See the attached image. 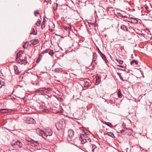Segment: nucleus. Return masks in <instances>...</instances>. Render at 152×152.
Segmentation results:
<instances>
[{"mask_svg": "<svg viewBox=\"0 0 152 152\" xmlns=\"http://www.w3.org/2000/svg\"><path fill=\"white\" fill-rule=\"evenodd\" d=\"M27 59V56L23 54L22 51H20L17 53L16 60L18 63L25 65L28 63Z\"/></svg>", "mask_w": 152, "mask_h": 152, "instance_id": "1", "label": "nucleus"}, {"mask_svg": "<svg viewBox=\"0 0 152 152\" xmlns=\"http://www.w3.org/2000/svg\"><path fill=\"white\" fill-rule=\"evenodd\" d=\"M67 140L69 142H72L74 143H76L79 141V137L74 136V132L71 129L68 131Z\"/></svg>", "mask_w": 152, "mask_h": 152, "instance_id": "2", "label": "nucleus"}, {"mask_svg": "<svg viewBox=\"0 0 152 152\" xmlns=\"http://www.w3.org/2000/svg\"><path fill=\"white\" fill-rule=\"evenodd\" d=\"M128 31V28L124 25H122L120 27V29H118L117 31L118 34L121 36H126L125 33Z\"/></svg>", "mask_w": 152, "mask_h": 152, "instance_id": "3", "label": "nucleus"}, {"mask_svg": "<svg viewBox=\"0 0 152 152\" xmlns=\"http://www.w3.org/2000/svg\"><path fill=\"white\" fill-rule=\"evenodd\" d=\"M12 145L15 148H18L21 147L22 146V143L20 141L17 140L12 142Z\"/></svg>", "mask_w": 152, "mask_h": 152, "instance_id": "4", "label": "nucleus"}, {"mask_svg": "<svg viewBox=\"0 0 152 152\" xmlns=\"http://www.w3.org/2000/svg\"><path fill=\"white\" fill-rule=\"evenodd\" d=\"M52 133L53 132L51 129H48L43 131V134L44 136L47 137L48 136H51Z\"/></svg>", "mask_w": 152, "mask_h": 152, "instance_id": "5", "label": "nucleus"}, {"mask_svg": "<svg viewBox=\"0 0 152 152\" xmlns=\"http://www.w3.org/2000/svg\"><path fill=\"white\" fill-rule=\"evenodd\" d=\"M27 120L29 121L28 122L29 124H35L36 123L35 120L32 118L28 117L27 118Z\"/></svg>", "mask_w": 152, "mask_h": 152, "instance_id": "6", "label": "nucleus"}, {"mask_svg": "<svg viewBox=\"0 0 152 152\" xmlns=\"http://www.w3.org/2000/svg\"><path fill=\"white\" fill-rule=\"evenodd\" d=\"M30 42L32 45H34L39 43V40L38 39H35L31 40Z\"/></svg>", "mask_w": 152, "mask_h": 152, "instance_id": "7", "label": "nucleus"}, {"mask_svg": "<svg viewBox=\"0 0 152 152\" xmlns=\"http://www.w3.org/2000/svg\"><path fill=\"white\" fill-rule=\"evenodd\" d=\"M12 111L11 110L8 109H0V112H2L4 113H10Z\"/></svg>", "mask_w": 152, "mask_h": 152, "instance_id": "8", "label": "nucleus"}, {"mask_svg": "<svg viewBox=\"0 0 152 152\" xmlns=\"http://www.w3.org/2000/svg\"><path fill=\"white\" fill-rule=\"evenodd\" d=\"M79 140L81 141V143L82 144H84L87 142V140L86 139L83 138L82 137H79V141L77 142V143L78 142H79Z\"/></svg>", "mask_w": 152, "mask_h": 152, "instance_id": "9", "label": "nucleus"}, {"mask_svg": "<svg viewBox=\"0 0 152 152\" xmlns=\"http://www.w3.org/2000/svg\"><path fill=\"white\" fill-rule=\"evenodd\" d=\"M36 132L40 136H42L43 134V131L40 130L39 128L37 129L36 130Z\"/></svg>", "mask_w": 152, "mask_h": 152, "instance_id": "10", "label": "nucleus"}, {"mask_svg": "<svg viewBox=\"0 0 152 152\" xmlns=\"http://www.w3.org/2000/svg\"><path fill=\"white\" fill-rule=\"evenodd\" d=\"M14 68L15 71V73L16 75H19L20 72L18 70V67L15 65H14Z\"/></svg>", "mask_w": 152, "mask_h": 152, "instance_id": "11", "label": "nucleus"}, {"mask_svg": "<svg viewBox=\"0 0 152 152\" xmlns=\"http://www.w3.org/2000/svg\"><path fill=\"white\" fill-rule=\"evenodd\" d=\"M138 64V61H136L135 60H133L131 62V64L134 66H135L136 65H137Z\"/></svg>", "mask_w": 152, "mask_h": 152, "instance_id": "12", "label": "nucleus"}, {"mask_svg": "<svg viewBox=\"0 0 152 152\" xmlns=\"http://www.w3.org/2000/svg\"><path fill=\"white\" fill-rule=\"evenodd\" d=\"M56 126L57 129L58 130L61 129L62 127V125L59 123H57L56 125Z\"/></svg>", "mask_w": 152, "mask_h": 152, "instance_id": "13", "label": "nucleus"}, {"mask_svg": "<svg viewBox=\"0 0 152 152\" xmlns=\"http://www.w3.org/2000/svg\"><path fill=\"white\" fill-rule=\"evenodd\" d=\"M117 95L118 98H121L122 97V94L121 93V91L120 89H119L118 90V92L117 93Z\"/></svg>", "mask_w": 152, "mask_h": 152, "instance_id": "14", "label": "nucleus"}, {"mask_svg": "<svg viewBox=\"0 0 152 152\" xmlns=\"http://www.w3.org/2000/svg\"><path fill=\"white\" fill-rule=\"evenodd\" d=\"M106 134L110 136L113 138L115 137L114 134L112 132H107L106 133Z\"/></svg>", "mask_w": 152, "mask_h": 152, "instance_id": "15", "label": "nucleus"}, {"mask_svg": "<svg viewBox=\"0 0 152 152\" xmlns=\"http://www.w3.org/2000/svg\"><path fill=\"white\" fill-rule=\"evenodd\" d=\"M55 72H62V69L61 68H57L55 70Z\"/></svg>", "mask_w": 152, "mask_h": 152, "instance_id": "16", "label": "nucleus"}, {"mask_svg": "<svg viewBox=\"0 0 152 152\" xmlns=\"http://www.w3.org/2000/svg\"><path fill=\"white\" fill-rule=\"evenodd\" d=\"M42 58V54L39 55V57L38 58L37 60V63H38V62H39V61L41 60Z\"/></svg>", "mask_w": 152, "mask_h": 152, "instance_id": "17", "label": "nucleus"}, {"mask_svg": "<svg viewBox=\"0 0 152 152\" xmlns=\"http://www.w3.org/2000/svg\"><path fill=\"white\" fill-rule=\"evenodd\" d=\"M116 60L120 64H122L123 63V61L122 60L119 59H116Z\"/></svg>", "mask_w": 152, "mask_h": 152, "instance_id": "18", "label": "nucleus"}, {"mask_svg": "<svg viewBox=\"0 0 152 152\" xmlns=\"http://www.w3.org/2000/svg\"><path fill=\"white\" fill-rule=\"evenodd\" d=\"M96 83L98 84L100 82V79L98 77H96Z\"/></svg>", "mask_w": 152, "mask_h": 152, "instance_id": "19", "label": "nucleus"}, {"mask_svg": "<svg viewBox=\"0 0 152 152\" xmlns=\"http://www.w3.org/2000/svg\"><path fill=\"white\" fill-rule=\"evenodd\" d=\"M101 56L102 57V59L104 60H105L106 59V56L104 55L103 54V53H101Z\"/></svg>", "mask_w": 152, "mask_h": 152, "instance_id": "20", "label": "nucleus"}, {"mask_svg": "<svg viewBox=\"0 0 152 152\" xmlns=\"http://www.w3.org/2000/svg\"><path fill=\"white\" fill-rule=\"evenodd\" d=\"M106 124L111 128L113 126H112L110 125H111V124L109 122H106Z\"/></svg>", "mask_w": 152, "mask_h": 152, "instance_id": "21", "label": "nucleus"}, {"mask_svg": "<svg viewBox=\"0 0 152 152\" xmlns=\"http://www.w3.org/2000/svg\"><path fill=\"white\" fill-rule=\"evenodd\" d=\"M33 32L32 33H31L30 34H34V35H36L37 34V32H36V31L34 30V29H33Z\"/></svg>", "mask_w": 152, "mask_h": 152, "instance_id": "22", "label": "nucleus"}, {"mask_svg": "<svg viewBox=\"0 0 152 152\" xmlns=\"http://www.w3.org/2000/svg\"><path fill=\"white\" fill-rule=\"evenodd\" d=\"M53 54V50H50L49 52V54L51 56H52Z\"/></svg>", "mask_w": 152, "mask_h": 152, "instance_id": "23", "label": "nucleus"}, {"mask_svg": "<svg viewBox=\"0 0 152 152\" xmlns=\"http://www.w3.org/2000/svg\"><path fill=\"white\" fill-rule=\"evenodd\" d=\"M48 50L47 49L45 50V51H43L42 53H41V54H43L44 53H48Z\"/></svg>", "mask_w": 152, "mask_h": 152, "instance_id": "24", "label": "nucleus"}, {"mask_svg": "<svg viewBox=\"0 0 152 152\" xmlns=\"http://www.w3.org/2000/svg\"><path fill=\"white\" fill-rule=\"evenodd\" d=\"M34 14L36 16H37V14H39V11L38 10L35 11L34 12Z\"/></svg>", "mask_w": 152, "mask_h": 152, "instance_id": "25", "label": "nucleus"}, {"mask_svg": "<svg viewBox=\"0 0 152 152\" xmlns=\"http://www.w3.org/2000/svg\"><path fill=\"white\" fill-rule=\"evenodd\" d=\"M125 130H123V129L121 131V133L122 134H125Z\"/></svg>", "mask_w": 152, "mask_h": 152, "instance_id": "26", "label": "nucleus"}, {"mask_svg": "<svg viewBox=\"0 0 152 152\" xmlns=\"http://www.w3.org/2000/svg\"><path fill=\"white\" fill-rule=\"evenodd\" d=\"M119 66L120 67L119 68H118V69H120V70H122V69L121 68V67H122L123 68H124L123 66H121V65H119V66Z\"/></svg>", "mask_w": 152, "mask_h": 152, "instance_id": "27", "label": "nucleus"}, {"mask_svg": "<svg viewBox=\"0 0 152 152\" xmlns=\"http://www.w3.org/2000/svg\"><path fill=\"white\" fill-rule=\"evenodd\" d=\"M40 24L39 22V23H36V25L37 26H39L40 25Z\"/></svg>", "mask_w": 152, "mask_h": 152, "instance_id": "28", "label": "nucleus"}, {"mask_svg": "<svg viewBox=\"0 0 152 152\" xmlns=\"http://www.w3.org/2000/svg\"><path fill=\"white\" fill-rule=\"evenodd\" d=\"M66 28H67L69 30H70V31L71 30V26H68V28L67 27Z\"/></svg>", "mask_w": 152, "mask_h": 152, "instance_id": "29", "label": "nucleus"}, {"mask_svg": "<svg viewBox=\"0 0 152 152\" xmlns=\"http://www.w3.org/2000/svg\"><path fill=\"white\" fill-rule=\"evenodd\" d=\"M117 74H118V75L120 77L121 76V73H119V72H118V73H117ZM120 77V78L121 79V77Z\"/></svg>", "mask_w": 152, "mask_h": 152, "instance_id": "30", "label": "nucleus"}, {"mask_svg": "<svg viewBox=\"0 0 152 152\" xmlns=\"http://www.w3.org/2000/svg\"><path fill=\"white\" fill-rule=\"evenodd\" d=\"M120 49L121 50H122L123 49H124V47L123 46H121V47H120Z\"/></svg>", "mask_w": 152, "mask_h": 152, "instance_id": "31", "label": "nucleus"}, {"mask_svg": "<svg viewBox=\"0 0 152 152\" xmlns=\"http://www.w3.org/2000/svg\"><path fill=\"white\" fill-rule=\"evenodd\" d=\"M37 23L39 22L40 23H41V21L39 19H38L37 20Z\"/></svg>", "mask_w": 152, "mask_h": 152, "instance_id": "32", "label": "nucleus"}, {"mask_svg": "<svg viewBox=\"0 0 152 152\" xmlns=\"http://www.w3.org/2000/svg\"><path fill=\"white\" fill-rule=\"evenodd\" d=\"M46 90L47 89H46L45 88H44V89H43V90H42V91H45V90Z\"/></svg>", "mask_w": 152, "mask_h": 152, "instance_id": "33", "label": "nucleus"}, {"mask_svg": "<svg viewBox=\"0 0 152 152\" xmlns=\"http://www.w3.org/2000/svg\"><path fill=\"white\" fill-rule=\"evenodd\" d=\"M95 147H96V146H95L94 145V146L93 145V146H92V148H94V149H95Z\"/></svg>", "mask_w": 152, "mask_h": 152, "instance_id": "34", "label": "nucleus"}, {"mask_svg": "<svg viewBox=\"0 0 152 152\" xmlns=\"http://www.w3.org/2000/svg\"><path fill=\"white\" fill-rule=\"evenodd\" d=\"M25 45H25H25H23V48H25Z\"/></svg>", "mask_w": 152, "mask_h": 152, "instance_id": "35", "label": "nucleus"}, {"mask_svg": "<svg viewBox=\"0 0 152 152\" xmlns=\"http://www.w3.org/2000/svg\"><path fill=\"white\" fill-rule=\"evenodd\" d=\"M43 22L42 23V24L41 25V28L42 29H43V28H42V27L43 26Z\"/></svg>", "mask_w": 152, "mask_h": 152, "instance_id": "36", "label": "nucleus"}, {"mask_svg": "<svg viewBox=\"0 0 152 152\" xmlns=\"http://www.w3.org/2000/svg\"><path fill=\"white\" fill-rule=\"evenodd\" d=\"M48 111V110H46V111H45V112H47L48 111Z\"/></svg>", "mask_w": 152, "mask_h": 152, "instance_id": "37", "label": "nucleus"}, {"mask_svg": "<svg viewBox=\"0 0 152 152\" xmlns=\"http://www.w3.org/2000/svg\"><path fill=\"white\" fill-rule=\"evenodd\" d=\"M46 1V2H47V1H46V0H45V1Z\"/></svg>", "mask_w": 152, "mask_h": 152, "instance_id": "38", "label": "nucleus"}, {"mask_svg": "<svg viewBox=\"0 0 152 152\" xmlns=\"http://www.w3.org/2000/svg\"><path fill=\"white\" fill-rule=\"evenodd\" d=\"M37 142H38L37 141H35V142L36 143H37Z\"/></svg>", "mask_w": 152, "mask_h": 152, "instance_id": "39", "label": "nucleus"}, {"mask_svg": "<svg viewBox=\"0 0 152 152\" xmlns=\"http://www.w3.org/2000/svg\"><path fill=\"white\" fill-rule=\"evenodd\" d=\"M100 54H101V53H102L101 52H100Z\"/></svg>", "mask_w": 152, "mask_h": 152, "instance_id": "40", "label": "nucleus"}, {"mask_svg": "<svg viewBox=\"0 0 152 152\" xmlns=\"http://www.w3.org/2000/svg\"><path fill=\"white\" fill-rule=\"evenodd\" d=\"M152 50V49H151Z\"/></svg>", "mask_w": 152, "mask_h": 152, "instance_id": "41", "label": "nucleus"}]
</instances>
